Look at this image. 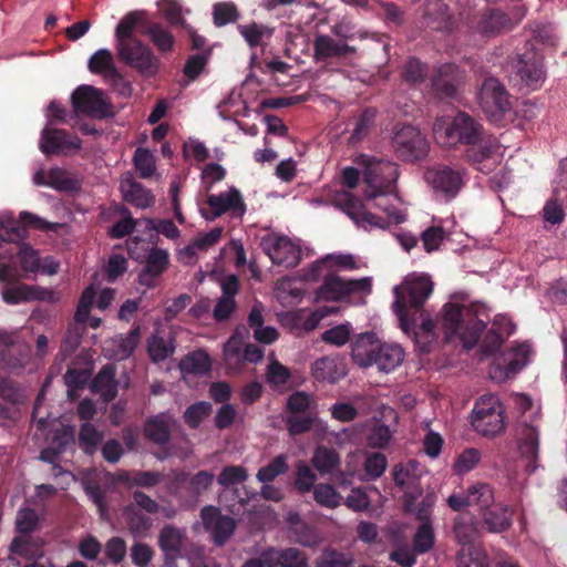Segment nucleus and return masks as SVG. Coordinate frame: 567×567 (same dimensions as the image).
Returning a JSON list of instances; mask_svg holds the SVG:
<instances>
[{"label": "nucleus", "instance_id": "nucleus-1", "mask_svg": "<svg viewBox=\"0 0 567 567\" xmlns=\"http://www.w3.org/2000/svg\"><path fill=\"white\" fill-rule=\"evenodd\" d=\"M32 227V213H0V296L10 306L35 300V286L22 282L35 275V249L28 240Z\"/></svg>", "mask_w": 567, "mask_h": 567}, {"label": "nucleus", "instance_id": "nucleus-2", "mask_svg": "<svg viewBox=\"0 0 567 567\" xmlns=\"http://www.w3.org/2000/svg\"><path fill=\"white\" fill-rule=\"evenodd\" d=\"M369 190L364 199L371 203V207L379 208L384 216H378L367 209V207L347 190H336L331 194V203L342 209L355 224L364 230L374 228L385 229L393 224H400L405 220L406 212L401 198L395 193V188L390 192L374 193Z\"/></svg>", "mask_w": 567, "mask_h": 567}, {"label": "nucleus", "instance_id": "nucleus-3", "mask_svg": "<svg viewBox=\"0 0 567 567\" xmlns=\"http://www.w3.org/2000/svg\"><path fill=\"white\" fill-rule=\"evenodd\" d=\"M485 319L482 307H465L447 303L442 310V324L446 339L458 338L467 349L474 347L482 330L485 328Z\"/></svg>", "mask_w": 567, "mask_h": 567}, {"label": "nucleus", "instance_id": "nucleus-4", "mask_svg": "<svg viewBox=\"0 0 567 567\" xmlns=\"http://www.w3.org/2000/svg\"><path fill=\"white\" fill-rule=\"evenodd\" d=\"M436 143L445 148L458 144H474L480 138V125L467 114L460 112L454 116L439 117L433 125Z\"/></svg>", "mask_w": 567, "mask_h": 567}, {"label": "nucleus", "instance_id": "nucleus-5", "mask_svg": "<svg viewBox=\"0 0 567 567\" xmlns=\"http://www.w3.org/2000/svg\"><path fill=\"white\" fill-rule=\"evenodd\" d=\"M472 425L481 435L491 437L505 430V409L498 396L485 394L476 401L472 412Z\"/></svg>", "mask_w": 567, "mask_h": 567}, {"label": "nucleus", "instance_id": "nucleus-6", "mask_svg": "<svg viewBox=\"0 0 567 567\" xmlns=\"http://www.w3.org/2000/svg\"><path fill=\"white\" fill-rule=\"evenodd\" d=\"M372 277L344 279L338 275H328L316 292L317 301H342L351 297L365 298L372 291Z\"/></svg>", "mask_w": 567, "mask_h": 567}, {"label": "nucleus", "instance_id": "nucleus-7", "mask_svg": "<svg viewBox=\"0 0 567 567\" xmlns=\"http://www.w3.org/2000/svg\"><path fill=\"white\" fill-rule=\"evenodd\" d=\"M432 290L433 284L426 275H410L402 285L394 288L393 309L404 331H408L405 296L410 297L411 306L419 308L429 298Z\"/></svg>", "mask_w": 567, "mask_h": 567}, {"label": "nucleus", "instance_id": "nucleus-8", "mask_svg": "<svg viewBox=\"0 0 567 567\" xmlns=\"http://www.w3.org/2000/svg\"><path fill=\"white\" fill-rule=\"evenodd\" d=\"M260 245L274 265L286 269L297 267L306 254L299 240L276 233L264 236Z\"/></svg>", "mask_w": 567, "mask_h": 567}, {"label": "nucleus", "instance_id": "nucleus-9", "mask_svg": "<svg viewBox=\"0 0 567 567\" xmlns=\"http://www.w3.org/2000/svg\"><path fill=\"white\" fill-rule=\"evenodd\" d=\"M21 332L0 331V368L17 372L31 362V347L21 340Z\"/></svg>", "mask_w": 567, "mask_h": 567}, {"label": "nucleus", "instance_id": "nucleus-10", "mask_svg": "<svg viewBox=\"0 0 567 567\" xmlns=\"http://www.w3.org/2000/svg\"><path fill=\"white\" fill-rule=\"evenodd\" d=\"M483 112L493 121L501 120L511 110V102L504 85L495 78H486L478 93Z\"/></svg>", "mask_w": 567, "mask_h": 567}, {"label": "nucleus", "instance_id": "nucleus-11", "mask_svg": "<svg viewBox=\"0 0 567 567\" xmlns=\"http://www.w3.org/2000/svg\"><path fill=\"white\" fill-rule=\"evenodd\" d=\"M365 169L363 173L364 197L368 196L369 190H375L374 193L390 192L395 188V182L398 178V167L392 162L377 161L362 158Z\"/></svg>", "mask_w": 567, "mask_h": 567}, {"label": "nucleus", "instance_id": "nucleus-12", "mask_svg": "<svg viewBox=\"0 0 567 567\" xmlns=\"http://www.w3.org/2000/svg\"><path fill=\"white\" fill-rule=\"evenodd\" d=\"M72 104L76 112L96 118L113 114L112 105L104 93L92 85L79 86L72 94Z\"/></svg>", "mask_w": 567, "mask_h": 567}, {"label": "nucleus", "instance_id": "nucleus-13", "mask_svg": "<svg viewBox=\"0 0 567 567\" xmlns=\"http://www.w3.org/2000/svg\"><path fill=\"white\" fill-rule=\"evenodd\" d=\"M16 525L21 535L13 538L10 551L29 560L24 567H35V544L31 542L29 535L35 528V511L32 508L20 509Z\"/></svg>", "mask_w": 567, "mask_h": 567}, {"label": "nucleus", "instance_id": "nucleus-14", "mask_svg": "<svg viewBox=\"0 0 567 567\" xmlns=\"http://www.w3.org/2000/svg\"><path fill=\"white\" fill-rule=\"evenodd\" d=\"M116 51L122 61L143 73L154 74L157 71L158 59L138 39L116 43Z\"/></svg>", "mask_w": 567, "mask_h": 567}, {"label": "nucleus", "instance_id": "nucleus-15", "mask_svg": "<svg viewBox=\"0 0 567 567\" xmlns=\"http://www.w3.org/2000/svg\"><path fill=\"white\" fill-rule=\"evenodd\" d=\"M530 348L527 344H519L513 349H508L499 357H496L489 369V377L503 382L520 371L528 362Z\"/></svg>", "mask_w": 567, "mask_h": 567}, {"label": "nucleus", "instance_id": "nucleus-16", "mask_svg": "<svg viewBox=\"0 0 567 567\" xmlns=\"http://www.w3.org/2000/svg\"><path fill=\"white\" fill-rule=\"evenodd\" d=\"M393 146L403 159H419L427 152V141L421 131L411 125L398 126L394 130Z\"/></svg>", "mask_w": 567, "mask_h": 567}, {"label": "nucleus", "instance_id": "nucleus-17", "mask_svg": "<svg viewBox=\"0 0 567 567\" xmlns=\"http://www.w3.org/2000/svg\"><path fill=\"white\" fill-rule=\"evenodd\" d=\"M427 185L436 193L445 197H454L463 186L464 171L446 165H437L424 173Z\"/></svg>", "mask_w": 567, "mask_h": 567}, {"label": "nucleus", "instance_id": "nucleus-18", "mask_svg": "<svg viewBox=\"0 0 567 567\" xmlns=\"http://www.w3.org/2000/svg\"><path fill=\"white\" fill-rule=\"evenodd\" d=\"M517 451L528 465H534L538 458L540 444V427L536 419L522 420L516 429Z\"/></svg>", "mask_w": 567, "mask_h": 567}, {"label": "nucleus", "instance_id": "nucleus-19", "mask_svg": "<svg viewBox=\"0 0 567 567\" xmlns=\"http://www.w3.org/2000/svg\"><path fill=\"white\" fill-rule=\"evenodd\" d=\"M82 142L79 136L63 130L45 128L41 137V151L48 155H71L79 152Z\"/></svg>", "mask_w": 567, "mask_h": 567}, {"label": "nucleus", "instance_id": "nucleus-20", "mask_svg": "<svg viewBox=\"0 0 567 567\" xmlns=\"http://www.w3.org/2000/svg\"><path fill=\"white\" fill-rule=\"evenodd\" d=\"M380 339L373 332L358 334L351 342V358L360 368L373 365L380 349Z\"/></svg>", "mask_w": 567, "mask_h": 567}, {"label": "nucleus", "instance_id": "nucleus-21", "mask_svg": "<svg viewBox=\"0 0 567 567\" xmlns=\"http://www.w3.org/2000/svg\"><path fill=\"white\" fill-rule=\"evenodd\" d=\"M202 519L217 545H223L235 530V520L229 516L220 515L216 507L207 506L203 508Z\"/></svg>", "mask_w": 567, "mask_h": 567}, {"label": "nucleus", "instance_id": "nucleus-22", "mask_svg": "<svg viewBox=\"0 0 567 567\" xmlns=\"http://www.w3.org/2000/svg\"><path fill=\"white\" fill-rule=\"evenodd\" d=\"M317 381L334 383L347 375V364L339 355L322 357L311 367Z\"/></svg>", "mask_w": 567, "mask_h": 567}, {"label": "nucleus", "instance_id": "nucleus-23", "mask_svg": "<svg viewBox=\"0 0 567 567\" xmlns=\"http://www.w3.org/2000/svg\"><path fill=\"white\" fill-rule=\"evenodd\" d=\"M169 264L168 252L161 248H152L144 269L138 275L140 285L153 288L156 279L167 269Z\"/></svg>", "mask_w": 567, "mask_h": 567}, {"label": "nucleus", "instance_id": "nucleus-24", "mask_svg": "<svg viewBox=\"0 0 567 567\" xmlns=\"http://www.w3.org/2000/svg\"><path fill=\"white\" fill-rule=\"evenodd\" d=\"M120 189L124 199L138 208L151 207L155 202L152 192L137 183L131 173L122 175Z\"/></svg>", "mask_w": 567, "mask_h": 567}, {"label": "nucleus", "instance_id": "nucleus-25", "mask_svg": "<svg viewBox=\"0 0 567 567\" xmlns=\"http://www.w3.org/2000/svg\"><path fill=\"white\" fill-rule=\"evenodd\" d=\"M207 204L213 210L210 219L221 216L224 213L230 210L234 214L241 216L245 213V205L241 195L236 189H229L218 195H209ZM209 219V217H206Z\"/></svg>", "mask_w": 567, "mask_h": 567}, {"label": "nucleus", "instance_id": "nucleus-26", "mask_svg": "<svg viewBox=\"0 0 567 567\" xmlns=\"http://www.w3.org/2000/svg\"><path fill=\"white\" fill-rule=\"evenodd\" d=\"M525 16V9L519 8L514 18H508L505 13L492 10L484 14L478 22V31L485 35H493L503 30L512 28L513 24L518 23Z\"/></svg>", "mask_w": 567, "mask_h": 567}, {"label": "nucleus", "instance_id": "nucleus-27", "mask_svg": "<svg viewBox=\"0 0 567 567\" xmlns=\"http://www.w3.org/2000/svg\"><path fill=\"white\" fill-rule=\"evenodd\" d=\"M223 228L216 227L208 233L198 234L193 241L179 250V260L184 264H192L199 252L207 251L215 246L221 238Z\"/></svg>", "mask_w": 567, "mask_h": 567}, {"label": "nucleus", "instance_id": "nucleus-28", "mask_svg": "<svg viewBox=\"0 0 567 567\" xmlns=\"http://www.w3.org/2000/svg\"><path fill=\"white\" fill-rule=\"evenodd\" d=\"M517 72L527 86H539L545 80L542 56L535 52L525 53L518 61Z\"/></svg>", "mask_w": 567, "mask_h": 567}, {"label": "nucleus", "instance_id": "nucleus-29", "mask_svg": "<svg viewBox=\"0 0 567 567\" xmlns=\"http://www.w3.org/2000/svg\"><path fill=\"white\" fill-rule=\"evenodd\" d=\"M140 340L138 329H134L126 334H118L107 340L103 351L106 357L114 360H124L135 350Z\"/></svg>", "mask_w": 567, "mask_h": 567}, {"label": "nucleus", "instance_id": "nucleus-30", "mask_svg": "<svg viewBox=\"0 0 567 567\" xmlns=\"http://www.w3.org/2000/svg\"><path fill=\"white\" fill-rule=\"evenodd\" d=\"M463 81V75L458 68L453 63H447L439 68L432 79V83L437 93L444 96H453L456 87Z\"/></svg>", "mask_w": 567, "mask_h": 567}, {"label": "nucleus", "instance_id": "nucleus-31", "mask_svg": "<svg viewBox=\"0 0 567 567\" xmlns=\"http://www.w3.org/2000/svg\"><path fill=\"white\" fill-rule=\"evenodd\" d=\"M513 511L502 504V503H493L486 511L482 514V519L491 533H502L509 528L512 524Z\"/></svg>", "mask_w": 567, "mask_h": 567}, {"label": "nucleus", "instance_id": "nucleus-32", "mask_svg": "<svg viewBox=\"0 0 567 567\" xmlns=\"http://www.w3.org/2000/svg\"><path fill=\"white\" fill-rule=\"evenodd\" d=\"M176 349L174 338L156 330L147 340V352L153 362H162L171 357Z\"/></svg>", "mask_w": 567, "mask_h": 567}, {"label": "nucleus", "instance_id": "nucleus-33", "mask_svg": "<svg viewBox=\"0 0 567 567\" xmlns=\"http://www.w3.org/2000/svg\"><path fill=\"white\" fill-rule=\"evenodd\" d=\"M404 350L396 343H380L373 364L382 372H391L402 364Z\"/></svg>", "mask_w": 567, "mask_h": 567}, {"label": "nucleus", "instance_id": "nucleus-34", "mask_svg": "<svg viewBox=\"0 0 567 567\" xmlns=\"http://www.w3.org/2000/svg\"><path fill=\"white\" fill-rule=\"evenodd\" d=\"M184 378L202 375L210 371L212 360L206 351L199 349L185 355L178 364Z\"/></svg>", "mask_w": 567, "mask_h": 567}, {"label": "nucleus", "instance_id": "nucleus-35", "mask_svg": "<svg viewBox=\"0 0 567 567\" xmlns=\"http://www.w3.org/2000/svg\"><path fill=\"white\" fill-rule=\"evenodd\" d=\"M393 480L395 484L402 489H411L416 487L422 474L423 468L416 461H409L400 463L393 467Z\"/></svg>", "mask_w": 567, "mask_h": 567}, {"label": "nucleus", "instance_id": "nucleus-36", "mask_svg": "<svg viewBox=\"0 0 567 567\" xmlns=\"http://www.w3.org/2000/svg\"><path fill=\"white\" fill-rule=\"evenodd\" d=\"M185 533L172 525L164 526L158 535V546L164 555H181L186 543Z\"/></svg>", "mask_w": 567, "mask_h": 567}, {"label": "nucleus", "instance_id": "nucleus-37", "mask_svg": "<svg viewBox=\"0 0 567 567\" xmlns=\"http://www.w3.org/2000/svg\"><path fill=\"white\" fill-rule=\"evenodd\" d=\"M89 70L92 73L101 74L105 79L115 80L120 74L114 65V58L110 50L100 49L89 60Z\"/></svg>", "mask_w": 567, "mask_h": 567}, {"label": "nucleus", "instance_id": "nucleus-38", "mask_svg": "<svg viewBox=\"0 0 567 567\" xmlns=\"http://www.w3.org/2000/svg\"><path fill=\"white\" fill-rule=\"evenodd\" d=\"M238 32L250 48H255L261 47L267 40H270L275 29L266 24L250 22L238 25Z\"/></svg>", "mask_w": 567, "mask_h": 567}, {"label": "nucleus", "instance_id": "nucleus-39", "mask_svg": "<svg viewBox=\"0 0 567 567\" xmlns=\"http://www.w3.org/2000/svg\"><path fill=\"white\" fill-rule=\"evenodd\" d=\"M478 527L475 520L466 515H461L454 523V535L462 547H477L474 545L478 537Z\"/></svg>", "mask_w": 567, "mask_h": 567}, {"label": "nucleus", "instance_id": "nucleus-40", "mask_svg": "<svg viewBox=\"0 0 567 567\" xmlns=\"http://www.w3.org/2000/svg\"><path fill=\"white\" fill-rule=\"evenodd\" d=\"M145 13L143 11H132L125 14L115 28L116 43L137 39L136 29L144 22Z\"/></svg>", "mask_w": 567, "mask_h": 567}, {"label": "nucleus", "instance_id": "nucleus-41", "mask_svg": "<svg viewBox=\"0 0 567 567\" xmlns=\"http://www.w3.org/2000/svg\"><path fill=\"white\" fill-rule=\"evenodd\" d=\"M38 184L59 190H72L76 187V182L70 178L65 171L58 167L47 172H38Z\"/></svg>", "mask_w": 567, "mask_h": 567}, {"label": "nucleus", "instance_id": "nucleus-42", "mask_svg": "<svg viewBox=\"0 0 567 567\" xmlns=\"http://www.w3.org/2000/svg\"><path fill=\"white\" fill-rule=\"evenodd\" d=\"M315 58L322 60L331 56H339L348 53L350 48L333 40L328 35H318L313 43Z\"/></svg>", "mask_w": 567, "mask_h": 567}, {"label": "nucleus", "instance_id": "nucleus-43", "mask_svg": "<svg viewBox=\"0 0 567 567\" xmlns=\"http://www.w3.org/2000/svg\"><path fill=\"white\" fill-rule=\"evenodd\" d=\"M311 462L320 474H332L340 465V457L336 451L319 446L316 449Z\"/></svg>", "mask_w": 567, "mask_h": 567}, {"label": "nucleus", "instance_id": "nucleus-44", "mask_svg": "<svg viewBox=\"0 0 567 567\" xmlns=\"http://www.w3.org/2000/svg\"><path fill=\"white\" fill-rule=\"evenodd\" d=\"M173 424L174 420L168 414H161L146 423L145 433L152 441L164 443L168 440Z\"/></svg>", "mask_w": 567, "mask_h": 567}, {"label": "nucleus", "instance_id": "nucleus-45", "mask_svg": "<svg viewBox=\"0 0 567 567\" xmlns=\"http://www.w3.org/2000/svg\"><path fill=\"white\" fill-rule=\"evenodd\" d=\"M114 377V368L106 365L97 373L92 384L94 391L99 392L106 401L113 400L116 395Z\"/></svg>", "mask_w": 567, "mask_h": 567}, {"label": "nucleus", "instance_id": "nucleus-46", "mask_svg": "<svg viewBox=\"0 0 567 567\" xmlns=\"http://www.w3.org/2000/svg\"><path fill=\"white\" fill-rule=\"evenodd\" d=\"M513 332L512 323L504 317L495 319L491 331L486 336L484 343L488 352L498 349L504 341Z\"/></svg>", "mask_w": 567, "mask_h": 567}, {"label": "nucleus", "instance_id": "nucleus-47", "mask_svg": "<svg viewBox=\"0 0 567 567\" xmlns=\"http://www.w3.org/2000/svg\"><path fill=\"white\" fill-rule=\"evenodd\" d=\"M492 488L486 484H475L467 489V504L476 506L481 515L494 503Z\"/></svg>", "mask_w": 567, "mask_h": 567}, {"label": "nucleus", "instance_id": "nucleus-48", "mask_svg": "<svg viewBox=\"0 0 567 567\" xmlns=\"http://www.w3.org/2000/svg\"><path fill=\"white\" fill-rule=\"evenodd\" d=\"M329 270H355L365 266L352 254L333 252L324 256Z\"/></svg>", "mask_w": 567, "mask_h": 567}, {"label": "nucleus", "instance_id": "nucleus-49", "mask_svg": "<svg viewBox=\"0 0 567 567\" xmlns=\"http://www.w3.org/2000/svg\"><path fill=\"white\" fill-rule=\"evenodd\" d=\"M277 567H308V556L295 547L276 548Z\"/></svg>", "mask_w": 567, "mask_h": 567}, {"label": "nucleus", "instance_id": "nucleus-50", "mask_svg": "<svg viewBox=\"0 0 567 567\" xmlns=\"http://www.w3.org/2000/svg\"><path fill=\"white\" fill-rule=\"evenodd\" d=\"M288 471L286 455L276 456L269 464L260 467L256 474V478L260 483H271L276 477Z\"/></svg>", "mask_w": 567, "mask_h": 567}, {"label": "nucleus", "instance_id": "nucleus-51", "mask_svg": "<svg viewBox=\"0 0 567 567\" xmlns=\"http://www.w3.org/2000/svg\"><path fill=\"white\" fill-rule=\"evenodd\" d=\"M313 498L319 505L327 508H337L342 502L341 494L332 485L323 483L313 487Z\"/></svg>", "mask_w": 567, "mask_h": 567}, {"label": "nucleus", "instance_id": "nucleus-52", "mask_svg": "<svg viewBox=\"0 0 567 567\" xmlns=\"http://www.w3.org/2000/svg\"><path fill=\"white\" fill-rule=\"evenodd\" d=\"M275 292L277 299L282 303H293L299 301L302 291L296 287L295 279L284 277L276 282Z\"/></svg>", "mask_w": 567, "mask_h": 567}, {"label": "nucleus", "instance_id": "nucleus-53", "mask_svg": "<svg viewBox=\"0 0 567 567\" xmlns=\"http://www.w3.org/2000/svg\"><path fill=\"white\" fill-rule=\"evenodd\" d=\"M134 166L142 178H150L156 173V162L153 154L146 148H137L133 157Z\"/></svg>", "mask_w": 567, "mask_h": 567}, {"label": "nucleus", "instance_id": "nucleus-54", "mask_svg": "<svg viewBox=\"0 0 567 567\" xmlns=\"http://www.w3.org/2000/svg\"><path fill=\"white\" fill-rule=\"evenodd\" d=\"M103 439V433L97 431L91 423H84L79 433L80 447L87 454L96 451L97 445Z\"/></svg>", "mask_w": 567, "mask_h": 567}, {"label": "nucleus", "instance_id": "nucleus-55", "mask_svg": "<svg viewBox=\"0 0 567 567\" xmlns=\"http://www.w3.org/2000/svg\"><path fill=\"white\" fill-rule=\"evenodd\" d=\"M457 567H488L486 555L481 547H461Z\"/></svg>", "mask_w": 567, "mask_h": 567}, {"label": "nucleus", "instance_id": "nucleus-56", "mask_svg": "<svg viewBox=\"0 0 567 567\" xmlns=\"http://www.w3.org/2000/svg\"><path fill=\"white\" fill-rule=\"evenodd\" d=\"M153 42V44L162 52H169L174 47V37L169 31L164 29L161 24L154 23L150 25L145 32Z\"/></svg>", "mask_w": 567, "mask_h": 567}, {"label": "nucleus", "instance_id": "nucleus-57", "mask_svg": "<svg viewBox=\"0 0 567 567\" xmlns=\"http://www.w3.org/2000/svg\"><path fill=\"white\" fill-rule=\"evenodd\" d=\"M352 332V324L344 322L326 330L321 334V340L334 347H342L350 340Z\"/></svg>", "mask_w": 567, "mask_h": 567}, {"label": "nucleus", "instance_id": "nucleus-58", "mask_svg": "<svg viewBox=\"0 0 567 567\" xmlns=\"http://www.w3.org/2000/svg\"><path fill=\"white\" fill-rule=\"evenodd\" d=\"M248 478V471L241 465H228L225 466L219 475L217 482L224 488L234 486L236 484L244 483Z\"/></svg>", "mask_w": 567, "mask_h": 567}, {"label": "nucleus", "instance_id": "nucleus-59", "mask_svg": "<svg viewBox=\"0 0 567 567\" xmlns=\"http://www.w3.org/2000/svg\"><path fill=\"white\" fill-rule=\"evenodd\" d=\"M434 544V533L431 524L429 522H424L417 528L414 542L413 549L417 554H424L429 551Z\"/></svg>", "mask_w": 567, "mask_h": 567}, {"label": "nucleus", "instance_id": "nucleus-60", "mask_svg": "<svg viewBox=\"0 0 567 567\" xmlns=\"http://www.w3.org/2000/svg\"><path fill=\"white\" fill-rule=\"evenodd\" d=\"M238 11L233 2H218L213 7V20L217 27L226 25L236 21Z\"/></svg>", "mask_w": 567, "mask_h": 567}, {"label": "nucleus", "instance_id": "nucleus-61", "mask_svg": "<svg viewBox=\"0 0 567 567\" xmlns=\"http://www.w3.org/2000/svg\"><path fill=\"white\" fill-rule=\"evenodd\" d=\"M290 377V370L284 364H281L279 361L274 359L268 364L266 379L271 386L278 388L280 385L286 384L289 381Z\"/></svg>", "mask_w": 567, "mask_h": 567}, {"label": "nucleus", "instance_id": "nucleus-62", "mask_svg": "<svg viewBox=\"0 0 567 567\" xmlns=\"http://www.w3.org/2000/svg\"><path fill=\"white\" fill-rule=\"evenodd\" d=\"M481 453L475 449L463 451L455 460L453 468L456 474L462 475L472 471L480 462Z\"/></svg>", "mask_w": 567, "mask_h": 567}, {"label": "nucleus", "instance_id": "nucleus-63", "mask_svg": "<svg viewBox=\"0 0 567 567\" xmlns=\"http://www.w3.org/2000/svg\"><path fill=\"white\" fill-rule=\"evenodd\" d=\"M244 343L245 340L241 332L238 330L235 331L224 347V359L227 364L231 365L240 361Z\"/></svg>", "mask_w": 567, "mask_h": 567}, {"label": "nucleus", "instance_id": "nucleus-64", "mask_svg": "<svg viewBox=\"0 0 567 567\" xmlns=\"http://www.w3.org/2000/svg\"><path fill=\"white\" fill-rule=\"evenodd\" d=\"M353 559L350 555L334 550H324L317 560L316 567H352Z\"/></svg>", "mask_w": 567, "mask_h": 567}]
</instances>
